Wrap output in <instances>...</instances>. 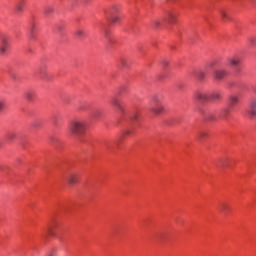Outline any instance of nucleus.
I'll use <instances>...</instances> for the list:
<instances>
[{"label": "nucleus", "instance_id": "393cba45", "mask_svg": "<svg viewBox=\"0 0 256 256\" xmlns=\"http://www.w3.org/2000/svg\"><path fill=\"white\" fill-rule=\"evenodd\" d=\"M4 108H5V100L0 99V113L3 111Z\"/></svg>", "mask_w": 256, "mask_h": 256}, {"label": "nucleus", "instance_id": "ddd939ff", "mask_svg": "<svg viewBox=\"0 0 256 256\" xmlns=\"http://www.w3.org/2000/svg\"><path fill=\"white\" fill-rule=\"evenodd\" d=\"M228 61L232 67H236V68L239 67L241 63V60L239 58H230Z\"/></svg>", "mask_w": 256, "mask_h": 256}, {"label": "nucleus", "instance_id": "20e7f679", "mask_svg": "<svg viewBox=\"0 0 256 256\" xmlns=\"http://www.w3.org/2000/svg\"><path fill=\"white\" fill-rule=\"evenodd\" d=\"M9 47V38L7 36L0 37V55H5Z\"/></svg>", "mask_w": 256, "mask_h": 256}, {"label": "nucleus", "instance_id": "39448f33", "mask_svg": "<svg viewBox=\"0 0 256 256\" xmlns=\"http://www.w3.org/2000/svg\"><path fill=\"white\" fill-rule=\"evenodd\" d=\"M111 103L117 109L118 112H120V113L124 112L125 105H124V102L121 99H119L117 97H114L112 99Z\"/></svg>", "mask_w": 256, "mask_h": 256}, {"label": "nucleus", "instance_id": "412c9836", "mask_svg": "<svg viewBox=\"0 0 256 256\" xmlns=\"http://www.w3.org/2000/svg\"><path fill=\"white\" fill-rule=\"evenodd\" d=\"M53 12H54V8L51 7V6H49V7H47V8L45 9V14H46L47 16L51 15Z\"/></svg>", "mask_w": 256, "mask_h": 256}, {"label": "nucleus", "instance_id": "bb28decb", "mask_svg": "<svg viewBox=\"0 0 256 256\" xmlns=\"http://www.w3.org/2000/svg\"><path fill=\"white\" fill-rule=\"evenodd\" d=\"M131 133V130H124L123 131V136H129Z\"/></svg>", "mask_w": 256, "mask_h": 256}, {"label": "nucleus", "instance_id": "6ab92c4d", "mask_svg": "<svg viewBox=\"0 0 256 256\" xmlns=\"http://www.w3.org/2000/svg\"><path fill=\"white\" fill-rule=\"evenodd\" d=\"M162 21H165L164 18H162L160 20L159 19L153 20L152 26L155 27L156 29H158L159 27H161Z\"/></svg>", "mask_w": 256, "mask_h": 256}, {"label": "nucleus", "instance_id": "4468645a", "mask_svg": "<svg viewBox=\"0 0 256 256\" xmlns=\"http://www.w3.org/2000/svg\"><path fill=\"white\" fill-rule=\"evenodd\" d=\"M103 116V111L101 109H96L92 112V117L94 120H98Z\"/></svg>", "mask_w": 256, "mask_h": 256}, {"label": "nucleus", "instance_id": "6e6552de", "mask_svg": "<svg viewBox=\"0 0 256 256\" xmlns=\"http://www.w3.org/2000/svg\"><path fill=\"white\" fill-rule=\"evenodd\" d=\"M221 100V93L219 91L209 92V101L216 102Z\"/></svg>", "mask_w": 256, "mask_h": 256}, {"label": "nucleus", "instance_id": "9b49d317", "mask_svg": "<svg viewBox=\"0 0 256 256\" xmlns=\"http://www.w3.org/2000/svg\"><path fill=\"white\" fill-rule=\"evenodd\" d=\"M164 21H168L170 24L176 23V15L174 13L169 12L166 18H163Z\"/></svg>", "mask_w": 256, "mask_h": 256}, {"label": "nucleus", "instance_id": "7c9ffc66", "mask_svg": "<svg viewBox=\"0 0 256 256\" xmlns=\"http://www.w3.org/2000/svg\"><path fill=\"white\" fill-rule=\"evenodd\" d=\"M137 118H138L137 114H134L132 117V120H137Z\"/></svg>", "mask_w": 256, "mask_h": 256}, {"label": "nucleus", "instance_id": "4be33fe9", "mask_svg": "<svg viewBox=\"0 0 256 256\" xmlns=\"http://www.w3.org/2000/svg\"><path fill=\"white\" fill-rule=\"evenodd\" d=\"M221 16H222L223 21H228V20H230V17H229V15H228L227 12L222 11V12H221Z\"/></svg>", "mask_w": 256, "mask_h": 256}, {"label": "nucleus", "instance_id": "72a5a7b5", "mask_svg": "<svg viewBox=\"0 0 256 256\" xmlns=\"http://www.w3.org/2000/svg\"><path fill=\"white\" fill-rule=\"evenodd\" d=\"M208 66H209V67H212V66H213V63H209Z\"/></svg>", "mask_w": 256, "mask_h": 256}, {"label": "nucleus", "instance_id": "0eeeda50", "mask_svg": "<svg viewBox=\"0 0 256 256\" xmlns=\"http://www.w3.org/2000/svg\"><path fill=\"white\" fill-rule=\"evenodd\" d=\"M227 75L228 72L225 69H217L216 71H214V78L218 81L222 80Z\"/></svg>", "mask_w": 256, "mask_h": 256}, {"label": "nucleus", "instance_id": "b1692460", "mask_svg": "<svg viewBox=\"0 0 256 256\" xmlns=\"http://www.w3.org/2000/svg\"><path fill=\"white\" fill-rule=\"evenodd\" d=\"M15 9L18 12H22L23 11V4L22 3H18V5H16Z\"/></svg>", "mask_w": 256, "mask_h": 256}, {"label": "nucleus", "instance_id": "a878e982", "mask_svg": "<svg viewBox=\"0 0 256 256\" xmlns=\"http://www.w3.org/2000/svg\"><path fill=\"white\" fill-rule=\"evenodd\" d=\"M119 63L121 64V66H123V67H125L126 66V60L125 59H123V58H121L120 60H119Z\"/></svg>", "mask_w": 256, "mask_h": 256}, {"label": "nucleus", "instance_id": "cd10ccee", "mask_svg": "<svg viewBox=\"0 0 256 256\" xmlns=\"http://www.w3.org/2000/svg\"><path fill=\"white\" fill-rule=\"evenodd\" d=\"M255 41H256L255 38H250L249 39V44L253 46L255 44Z\"/></svg>", "mask_w": 256, "mask_h": 256}, {"label": "nucleus", "instance_id": "2f4dec72", "mask_svg": "<svg viewBox=\"0 0 256 256\" xmlns=\"http://www.w3.org/2000/svg\"><path fill=\"white\" fill-rule=\"evenodd\" d=\"M32 126H33V127H37V123L34 122V123L32 124Z\"/></svg>", "mask_w": 256, "mask_h": 256}, {"label": "nucleus", "instance_id": "f8f14e48", "mask_svg": "<svg viewBox=\"0 0 256 256\" xmlns=\"http://www.w3.org/2000/svg\"><path fill=\"white\" fill-rule=\"evenodd\" d=\"M239 102V97L232 95L229 97V107L233 108L235 105H237Z\"/></svg>", "mask_w": 256, "mask_h": 256}, {"label": "nucleus", "instance_id": "473e14b6", "mask_svg": "<svg viewBox=\"0 0 256 256\" xmlns=\"http://www.w3.org/2000/svg\"><path fill=\"white\" fill-rule=\"evenodd\" d=\"M163 65H164V66H167V65H168V62H166V61L163 62Z\"/></svg>", "mask_w": 256, "mask_h": 256}, {"label": "nucleus", "instance_id": "c85d7f7f", "mask_svg": "<svg viewBox=\"0 0 256 256\" xmlns=\"http://www.w3.org/2000/svg\"><path fill=\"white\" fill-rule=\"evenodd\" d=\"M15 138V134L14 133H10L8 135V139L11 140V139H14Z\"/></svg>", "mask_w": 256, "mask_h": 256}, {"label": "nucleus", "instance_id": "9d476101", "mask_svg": "<svg viewBox=\"0 0 256 256\" xmlns=\"http://www.w3.org/2000/svg\"><path fill=\"white\" fill-rule=\"evenodd\" d=\"M209 137V133L205 130H202L198 133V135H196V139H198L199 141H204Z\"/></svg>", "mask_w": 256, "mask_h": 256}, {"label": "nucleus", "instance_id": "aec40b11", "mask_svg": "<svg viewBox=\"0 0 256 256\" xmlns=\"http://www.w3.org/2000/svg\"><path fill=\"white\" fill-rule=\"evenodd\" d=\"M35 97V93L34 92H26L25 93V98L29 101H32L33 98Z\"/></svg>", "mask_w": 256, "mask_h": 256}, {"label": "nucleus", "instance_id": "c756f323", "mask_svg": "<svg viewBox=\"0 0 256 256\" xmlns=\"http://www.w3.org/2000/svg\"><path fill=\"white\" fill-rule=\"evenodd\" d=\"M48 234H49L50 236H54V232L52 231V229H48Z\"/></svg>", "mask_w": 256, "mask_h": 256}, {"label": "nucleus", "instance_id": "2eb2a0df", "mask_svg": "<svg viewBox=\"0 0 256 256\" xmlns=\"http://www.w3.org/2000/svg\"><path fill=\"white\" fill-rule=\"evenodd\" d=\"M229 115H230V109H228V108L223 109L220 114V119L227 120L229 118Z\"/></svg>", "mask_w": 256, "mask_h": 256}, {"label": "nucleus", "instance_id": "5701e85b", "mask_svg": "<svg viewBox=\"0 0 256 256\" xmlns=\"http://www.w3.org/2000/svg\"><path fill=\"white\" fill-rule=\"evenodd\" d=\"M110 21L112 23H116V22L120 21V16L114 15L111 17Z\"/></svg>", "mask_w": 256, "mask_h": 256}, {"label": "nucleus", "instance_id": "1a4fd4ad", "mask_svg": "<svg viewBox=\"0 0 256 256\" xmlns=\"http://www.w3.org/2000/svg\"><path fill=\"white\" fill-rule=\"evenodd\" d=\"M249 115L252 117H256V100L253 99L249 103Z\"/></svg>", "mask_w": 256, "mask_h": 256}, {"label": "nucleus", "instance_id": "7ed1b4c3", "mask_svg": "<svg viewBox=\"0 0 256 256\" xmlns=\"http://www.w3.org/2000/svg\"><path fill=\"white\" fill-rule=\"evenodd\" d=\"M194 98L202 103L210 101V91H199L194 94Z\"/></svg>", "mask_w": 256, "mask_h": 256}, {"label": "nucleus", "instance_id": "f03ea898", "mask_svg": "<svg viewBox=\"0 0 256 256\" xmlns=\"http://www.w3.org/2000/svg\"><path fill=\"white\" fill-rule=\"evenodd\" d=\"M151 112L160 115L164 112V106L161 104V102L158 99H154L151 104L150 108Z\"/></svg>", "mask_w": 256, "mask_h": 256}, {"label": "nucleus", "instance_id": "f3484780", "mask_svg": "<svg viewBox=\"0 0 256 256\" xmlns=\"http://www.w3.org/2000/svg\"><path fill=\"white\" fill-rule=\"evenodd\" d=\"M206 74L203 70H198L195 72L196 79L202 81L205 78Z\"/></svg>", "mask_w": 256, "mask_h": 256}, {"label": "nucleus", "instance_id": "a211bd4d", "mask_svg": "<svg viewBox=\"0 0 256 256\" xmlns=\"http://www.w3.org/2000/svg\"><path fill=\"white\" fill-rule=\"evenodd\" d=\"M75 34L77 35V37H79L80 39H83L84 37L87 36L86 31L84 29H77Z\"/></svg>", "mask_w": 256, "mask_h": 256}, {"label": "nucleus", "instance_id": "f257e3e1", "mask_svg": "<svg viewBox=\"0 0 256 256\" xmlns=\"http://www.w3.org/2000/svg\"><path fill=\"white\" fill-rule=\"evenodd\" d=\"M87 123L83 119H75L69 123L68 131L70 135L76 139H79L86 133Z\"/></svg>", "mask_w": 256, "mask_h": 256}, {"label": "nucleus", "instance_id": "dca6fc26", "mask_svg": "<svg viewBox=\"0 0 256 256\" xmlns=\"http://www.w3.org/2000/svg\"><path fill=\"white\" fill-rule=\"evenodd\" d=\"M205 121H216V116L214 112H207V114L204 115Z\"/></svg>", "mask_w": 256, "mask_h": 256}, {"label": "nucleus", "instance_id": "423d86ee", "mask_svg": "<svg viewBox=\"0 0 256 256\" xmlns=\"http://www.w3.org/2000/svg\"><path fill=\"white\" fill-rule=\"evenodd\" d=\"M65 180L69 185H76L78 183V174L75 172H69L66 174Z\"/></svg>", "mask_w": 256, "mask_h": 256}]
</instances>
